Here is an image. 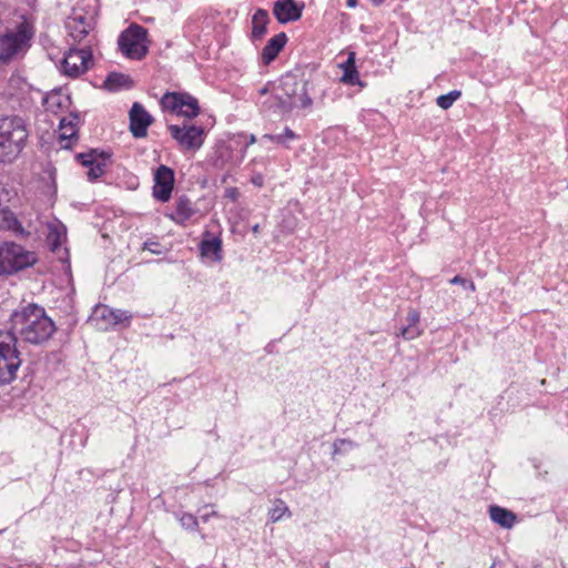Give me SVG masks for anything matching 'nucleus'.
<instances>
[{
  "label": "nucleus",
  "mask_w": 568,
  "mask_h": 568,
  "mask_svg": "<svg viewBox=\"0 0 568 568\" xmlns=\"http://www.w3.org/2000/svg\"><path fill=\"white\" fill-rule=\"evenodd\" d=\"M11 328L22 342L31 345H43L55 333L57 326L45 310L34 303H29L14 311L10 317Z\"/></svg>",
  "instance_id": "nucleus-1"
},
{
  "label": "nucleus",
  "mask_w": 568,
  "mask_h": 568,
  "mask_svg": "<svg viewBox=\"0 0 568 568\" xmlns=\"http://www.w3.org/2000/svg\"><path fill=\"white\" fill-rule=\"evenodd\" d=\"M28 139L24 120L20 116L0 119V162L11 163Z\"/></svg>",
  "instance_id": "nucleus-2"
},
{
  "label": "nucleus",
  "mask_w": 568,
  "mask_h": 568,
  "mask_svg": "<svg viewBox=\"0 0 568 568\" xmlns=\"http://www.w3.org/2000/svg\"><path fill=\"white\" fill-rule=\"evenodd\" d=\"M18 344L16 333L0 331V386L8 385L17 378V372L22 364Z\"/></svg>",
  "instance_id": "nucleus-3"
},
{
  "label": "nucleus",
  "mask_w": 568,
  "mask_h": 568,
  "mask_svg": "<svg viewBox=\"0 0 568 568\" xmlns=\"http://www.w3.org/2000/svg\"><path fill=\"white\" fill-rule=\"evenodd\" d=\"M33 34V27L23 21L14 31L0 36V62L8 63L20 54H24L30 48Z\"/></svg>",
  "instance_id": "nucleus-4"
},
{
  "label": "nucleus",
  "mask_w": 568,
  "mask_h": 568,
  "mask_svg": "<svg viewBox=\"0 0 568 568\" xmlns=\"http://www.w3.org/2000/svg\"><path fill=\"white\" fill-rule=\"evenodd\" d=\"M37 262L34 252L27 251L16 243H3L0 246V276L11 275Z\"/></svg>",
  "instance_id": "nucleus-5"
},
{
  "label": "nucleus",
  "mask_w": 568,
  "mask_h": 568,
  "mask_svg": "<svg viewBox=\"0 0 568 568\" xmlns=\"http://www.w3.org/2000/svg\"><path fill=\"white\" fill-rule=\"evenodd\" d=\"M148 30L136 23H132L118 39L120 51L129 59L142 60L149 52L146 45Z\"/></svg>",
  "instance_id": "nucleus-6"
},
{
  "label": "nucleus",
  "mask_w": 568,
  "mask_h": 568,
  "mask_svg": "<svg viewBox=\"0 0 568 568\" xmlns=\"http://www.w3.org/2000/svg\"><path fill=\"white\" fill-rule=\"evenodd\" d=\"M160 104L164 111H170L187 119H193L200 113L197 99L187 92H166L161 98Z\"/></svg>",
  "instance_id": "nucleus-7"
},
{
  "label": "nucleus",
  "mask_w": 568,
  "mask_h": 568,
  "mask_svg": "<svg viewBox=\"0 0 568 568\" xmlns=\"http://www.w3.org/2000/svg\"><path fill=\"white\" fill-rule=\"evenodd\" d=\"M168 130L183 151H196L204 142L205 132L202 126L170 124Z\"/></svg>",
  "instance_id": "nucleus-8"
},
{
  "label": "nucleus",
  "mask_w": 568,
  "mask_h": 568,
  "mask_svg": "<svg viewBox=\"0 0 568 568\" xmlns=\"http://www.w3.org/2000/svg\"><path fill=\"white\" fill-rule=\"evenodd\" d=\"M260 95L271 93V95L263 101L264 109L272 111L274 114L284 115L290 113L293 109L298 108L296 101L290 100L287 93L277 84L267 83L258 90Z\"/></svg>",
  "instance_id": "nucleus-9"
},
{
  "label": "nucleus",
  "mask_w": 568,
  "mask_h": 568,
  "mask_svg": "<svg viewBox=\"0 0 568 568\" xmlns=\"http://www.w3.org/2000/svg\"><path fill=\"white\" fill-rule=\"evenodd\" d=\"M92 61V51L89 48L70 49L61 61L60 70L63 74L77 78L89 70Z\"/></svg>",
  "instance_id": "nucleus-10"
},
{
  "label": "nucleus",
  "mask_w": 568,
  "mask_h": 568,
  "mask_svg": "<svg viewBox=\"0 0 568 568\" xmlns=\"http://www.w3.org/2000/svg\"><path fill=\"white\" fill-rule=\"evenodd\" d=\"M307 81H300L297 75L286 73L278 80V85L285 91L290 100L296 101L298 108L307 109L313 104L307 91Z\"/></svg>",
  "instance_id": "nucleus-11"
},
{
  "label": "nucleus",
  "mask_w": 568,
  "mask_h": 568,
  "mask_svg": "<svg viewBox=\"0 0 568 568\" xmlns=\"http://www.w3.org/2000/svg\"><path fill=\"white\" fill-rule=\"evenodd\" d=\"M111 154L105 151L92 149L89 152L78 153L75 159L83 166L89 168L87 172L88 180L95 181L104 174V168Z\"/></svg>",
  "instance_id": "nucleus-12"
},
{
  "label": "nucleus",
  "mask_w": 568,
  "mask_h": 568,
  "mask_svg": "<svg viewBox=\"0 0 568 568\" xmlns=\"http://www.w3.org/2000/svg\"><path fill=\"white\" fill-rule=\"evenodd\" d=\"M174 171L166 165H160L154 172L153 196L161 202H168L174 187Z\"/></svg>",
  "instance_id": "nucleus-13"
},
{
  "label": "nucleus",
  "mask_w": 568,
  "mask_h": 568,
  "mask_svg": "<svg viewBox=\"0 0 568 568\" xmlns=\"http://www.w3.org/2000/svg\"><path fill=\"white\" fill-rule=\"evenodd\" d=\"M130 132L135 139L148 135V128L153 123V116L140 102H134L129 111Z\"/></svg>",
  "instance_id": "nucleus-14"
},
{
  "label": "nucleus",
  "mask_w": 568,
  "mask_h": 568,
  "mask_svg": "<svg viewBox=\"0 0 568 568\" xmlns=\"http://www.w3.org/2000/svg\"><path fill=\"white\" fill-rule=\"evenodd\" d=\"M303 6L295 0H276L273 6V14L280 23L296 21L302 17Z\"/></svg>",
  "instance_id": "nucleus-15"
},
{
  "label": "nucleus",
  "mask_w": 568,
  "mask_h": 568,
  "mask_svg": "<svg viewBox=\"0 0 568 568\" xmlns=\"http://www.w3.org/2000/svg\"><path fill=\"white\" fill-rule=\"evenodd\" d=\"M199 248L202 257L210 258L213 262H220L223 258L222 239L213 235L210 231L203 233Z\"/></svg>",
  "instance_id": "nucleus-16"
},
{
  "label": "nucleus",
  "mask_w": 568,
  "mask_h": 568,
  "mask_svg": "<svg viewBox=\"0 0 568 568\" xmlns=\"http://www.w3.org/2000/svg\"><path fill=\"white\" fill-rule=\"evenodd\" d=\"M420 314L415 308H409L406 316V325L402 326L396 334L403 337L405 341H412L418 337L423 329L419 327Z\"/></svg>",
  "instance_id": "nucleus-17"
},
{
  "label": "nucleus",
  "mask_w": 568,
  "mask_h": 568,
  "mask_svg": "<svg viewBox=\"0 0 568 568\" xmlns=\"http://www.w3.org/2000/svg\"><path fill=\"white\" fill-rule=\"evenodd\" d=\"M343 70L341 81L348 85L365 87V83L361 81L359 73L356 68V54L355 52H348L347 60L339 65Z\"/></svg>",
  "instance_id": "nucleus-18"
},
{
  "label": "nucleus",
  "mask_w": 568,
  "mask_h": 568,
  "mask_svg": "<svg viewBox=\"0 0 568 568\" xmlns=\"http://www.w3.org/2000/svg\"><path fill=\"white\" fill-rule=\"evenodd\" d=\"M196 213L191 200L186 195H181L176 200L175 212L170 215L171 220L179 225L185 223Z\"/></svg>",
  "instance_id": "nucleus-19"
},
{
  "label": "nucleus",
  "mask_w": 568,
  "mask_h": 568,
  "mask_svg": "<svg viewBox=\"0 0 568 568\" xmlns=\"http://www.w3.org/2000/svg\"><path fill=\"white\" fill-rule=\"evenodd\" d=\"M286 41L287 37L285 32H280L271 38L262 50V59L264 63L268 64L272 62L284 48Z\"/></svg>",
  "instance_id": "nucleus-20"
},
{
  "label": "nucleus",
  "mask_w": 568,
  "mask_h": 568,
  "mask_svg": "<svg viewBox=\"0 0 568 568\" xmlns=\"http://www.w3.org/2000/svg\"><path fill=\"white\" fill-rule=\"evenodd\" d=\"M112 320V308L108 305H97L90 316V322L100 331H109L111 325L109 322Z\"/></svg>",
  "instance_id": "nucleus-21"
},
{
  "label": "nucleus",
  "mask_w": 568,
  "mask_h": 568,
  "mask_svg": "<svg viewBox=\"0 0 568 568\" xmlns=\"http://www.w3.org/2000/svg\"><path fill=\"white\" fill-rule=\"evenodd\" d=\"M270 16L265 9H257L252 17V39L261 40L267 32Z\"/></svg>",
  "instance_id": "nucleus-22"
},
{
  "label": "nucleus",
  "mask_w": 568,
  "mask_h": 568,
  "mask_svg": "<svg viewBox=\"0 0 568 568\" xmlns=\"http://www.w3.org/2000/svg\"><path fill=\"white\" fill-rule=\"evenodd\" d=\"M489 515L494 523L507 529L511 528L517 520L515 513L496 505L489 507Z\"/></svg>",
  "instance_id": "nucleus-23"
},
{
  "label": "nucleus",
  "mask_w": 568,
  "mask_h": 568,
  "mask_svg": "<svg viewBox=\"0 0 568 568\" xmlns=\"http://www.w3.org/2000/svg\"><path fill=\"white\" fill-rule=\"evenodd\" d=\"M133 84L132 79L123 73L111 72L108 74L104 87L110 91H118L123 88H131Z\"/></svg>",
  "instance_id": "nucleus-24"
},
{
  "label": "nucleus",
  "mask_w": 568,
  "mask_h": 568,
  "mask_svg": "<svg viewBox=\"0 0 568 568\" xmlns=\"http://www.w3.org/2000/svg\"><path fill=\"white\" fill-rule=\"evenodd\" d=\"M78 120H79L78 115H72V119L70 121H67V119L61 120L59 138L61 141H68V143L62 145V148L69 149L71 146L70 145L71 139L77 138L75 126H77Z\"/></svg>",
  "instance_id": "nucleus-25"
},
{
  "label": "nucleus",
  "mask_w": 568,
  "mask_h": 568,
  "mask_svg": "<svg viewBox=\"0 0 568 568\" xmlns=\"http://www.w3.org/2000/svg\"><path fill=\"white\" fill-rule=\"evenodd\" d=\"M68 27L71 30V32H70L71 37L75 41L80 42L89 34L90 26L88 23H85L84 17L74 18L73 26L71 23H69Z\"/></svg>",
  "instance_id": "nucleus-26"
},
{
  "label": "nucleus",
  "mask_w": 568,
  "mask_h": 568,
  "mask_svg": "<svg viewBox=\"0 0 568 568\" xmlns=\"http://www.w3.org/2000/svg\"><path fill=\"white\" fill-rule=\"evenodd\" d=\"M285 514L291 516V511L286 504L282 499H275L273 507L270 509V519L272 523H276L283 518Z\"/></svg>",
  "instance_id": "nucleus-27"
},
{
  "label": "nucleus",
  "mask_w": 568,
  "mask_h": 568,
  "mask_svg": "<svg viewBox=\"0 0 568 568\" xmlns=\"http://www.w3.org/2000/svg\"><path fill=\"white\" fill-rule=\"evenodd\" d=\"M460 97L462 91L453 90L447 94L439 95L436 99V104L443 110H448L454 104V102L457 101Z\"/></svg>",
  "instance_id": "nucleus-28"
},
{
  "label": "nucleus",
  "mask_w": 568,
  "mask_h": 568,
  "mask_svg": "<svg viewBox=\"0 0 568 568\" xmlns=\"http://www.w3.org/2000/svg\"><path fill=\"white\" fill-rule=\"evenodd\" d=\"M263 138L268 139L278 144H286L288 140H295L297 138V135L293 130H291L288 126H286L284 129L283 133H281V134H276V135L265 134Z\"/></svg>",
  "instance_id": "nucleus-29"
},
{
  "label": "nucleus",
  "mask_w": 568,
  "mask_h": 568,
  "mask_svg": "<svg viewBox=\"0 0 568 568\" xmlns=\"http://www.w3.org/2000/svg\"><path fill=\"white\" fill-rule=\"evenodd\" d=\"M132 315L128 311L122 310H113L112 308V320L109 322L111 328L120 323L130 322Z\"/></svg>",
  "instance_id": "nucleus-30"
},
{
  "label": "nucleus",
  "mask_w": 568,
  "mask_h": 568,
  "mask_svg": "<svg viewBox=\"0 0 568 568\" xmlns=\"http://www.w3.org/2000/svg\"><path fill=\"white\" fill-rule=\"evenodd\" d=\"M180 523L185 529L191 530L195 529L197 526V519L192 514H183L180 518Z\"/></svg>",
  "instance_id": "nucleus-31"
},
{
  "label": "nucleus",
  "mask_w": 568,
  "mask_h": 568,
  "mask_svg": "<svg viewBox=\"0 0 568 568\" xmlns=\"http://www.w3.org/2000/svg\"><path fill=\"white\" fill-rule=\"evenodd\" d=\"M450 283L462 285L464 288L470 290L473 292L476 290L475 283L473 281H469L460 275L454 276L450 280Z\"/></svg>",
  "instance_id": "nucleus-32"
},
{
  "label": "nucleus",
  "mask_w": 568,
  "mask_h": 568,
  "mask_svg": "<svg viewBox=\"0 0 568 568\" xmlns=\"http://www.w3.org/2000/svg\"><path fill=\"white\" fill-rule=\"evenodd\" d=\"M343 446H347V447H349V448H353V447H355L356 445H355V443H354V442H352L351 439H344V438H342V439H337V440H335V442H334V444H333V456H335V455H337V454L342 453V447H343Z\"/></svg>",
  "instance_id": "nucleus-33"
},
{
  "label": "nucleus",
  "mask_w": 568,
  "mask_h": 568,
  "mask_svg": "<svg viewBox=\"0 0 568 568\" xmlns=\"http://www.w3.org/2000/svg\"><path fill=\"white\" fill-rule=\"evenodd\" d=\"M60 237H61V234L57 231L50 233L49 241H50L51 248L53 251L60 246Z\"/></svg>",
  "instance_id": "nucleus-34"
},
{
  "label": "nucleus",
  "mask_w": 568,
  "mask_h": 568,
  "mask_svg": "<svg viewBox=\"0 0 568 568\" xmlns=\"http://www.w3.org/2000/svg\"><path fill=\"white\" fill-rule=\"evenodd\" d=\"M240 192L236 187H227L225 190V197L230 199L232 202H236L239 200Z\"/></svg>",
  "instance_id": "nucleus-35"
},
{
  "label": "nucleus",
  "mask_w": 568,
  "mask_h": 568,
  "mask_svg": "<svg viewBox=\"0 0 568 568\" xmlns=\"http://www.w3.org/2000/svg\"><path fill=\"white\" fill-rule=\"evenodd\" d=\"M251 182L252 184H254L255 186H258V187H262L263 184H264V178L261 173H255L252 178H251Z\"/></svg>",
  "instance_id": "nucleus-36"
},
{
  "label": "nucleus",
  "mask_w": 568,
  "mask_h": 568,
  "mask_svg": "<svg viewBox=\"0 0 568 568\" xmlns=\"http://www.w3.org/2000/svg\"><path fill=\"white\" fill-rule=\"evenodd\" d=\"M215 516H217V513L213 510V511H211V513H206V514L201 515V519H202L204 523H206V521H209V519H210L211 517H215Z\"/></svg>",
  "instance_id": "nucleus-37"
},
{
  "label": "nucleus",
  "mask_w": 568,
  "mask_h": 568,
  "mask_svg": "<svg viewBox=\"0 0 568 568\" xmlns=\"http://www.w3.org/2000/svg\"><path fill=\"white\" fill-rule=\"evenodd\" d=\"M357 4V0H347V7L353 8Z\"/></svg>",
  "instance_id": "nucleus-38"
},
{
  "label": "nucleus",
  "mask_w": 568,
  "mask_h": 568,
  "mask_svg": "<svg viewBox=\"0 0 568 568\" xmlns=\"http://www.w3.org/2000/svg\"><path fill=\"white\" fill-rule=\"evenodd\" d=\"M374 6H381L385 0H371Z\"/></svg>",
  "instance_id": "nucleus-39"
},
{
  "label": "nucleus",
  "mask_w": 568,
  "mask_h": 568,
  "mask_svg": "<svg viewBox=\"0 0 568 568\" xmlns=\"http://www.w3.org/2000/svg\"><path fill=\"white\" fill-rule=\"evenodd\" d=\"M154 244H155L154 242H151V244H150V246L148 247V250H149V251H151V252H155V251L153 250V245H154Z\"/></svg>",
  "instance_id": "nucleus-40"
},
{
  "label": "nucleus",
  "mask_w": 568,
  "mask_h": 568,
  "mask_svg": "<svg viewBox=\"0 0 568 568\" xmlns=\"http://www.w3.org/2000/svg\"><path fill=\"white\" fill-rule=\"evenodd\" d=\"M154 244H155L154 242H151V244H150V246L148 247V250H149V251H151V252H155V251L153 250V245H154Z\"/></svg>",
  "instance_id": "nucleus-41"
},
{
  "label": "nucleus",
  "mask_w": 568,
  "mask_h": 568,
  "mask_svg": "<svg viewBox=\"0 0 568 568\" xmlns=\"http://www.w3.org/2000/svg\"><path fill=\"white\" fill-rule=\"evenodd\" d=\"M11 220H12V222H13V224H14V225H16V224H17V225H19L18 220H17L16 217H13L12 215H11Z\"/></svg>",
  "instance_id": "nucleus-42"
},
{
  "label": "nucleus",
  "mask_w": 568,
  "mask_h": 568,
  "mask_svg": "<svg viewBox=\"0 0 568 568\" xmlns=\"http://www.w3.org/2000/svg\"><path fill=\"white\" fill-rule=\"evenodd\" d=\"M257 231H258V225H255V226L253 227V232H257Z\"/></svg>",
  "instance_id": "nucleus-43"
},
{
  "label": "nucleus",
  "mask_w": 568,
  "mask_h": 568,
  "mask_svg": "<svg viewBox=\"0 0 568 568\" xmlns=\"http://www.w3.org/2000/svg\"><path fill=\"white\" fill-rule=\"evenodd\" d=\"M255 142L254 135L251 136V143Z\"/></svg>",
  "instance_id": "nucleus-44"
},
{
  "label": "nucleus",
  "mask_w": 568,
  "mask_h": 568,
  "mask_svg": "<svg viewBox=\"0 0 568 568\" xmlns=\"http://www.w3.org/2000/svg\"><path fill=\"white\" fill-rule=\"evenodd\" d=\"M149 246H150V244L145 242L144 243V248H148Z\"/></svg>",
  "instance_id": "nucleus-45"
},
{
  "label": "nucleus",
  "mask_w": 568,
  "mask_h": 568,
  "mask_svg": "<svg viewBox=\"0 0 568 568\" xmlns=\"http://www.w3.org/2000/svg\"><path fill=\"white\" fill-rule=\"evenodd\" d=\"M490 568H495V565H493Z\"/></svg>",
  "instance_id": "nucleus-46"
}]
</instances>
